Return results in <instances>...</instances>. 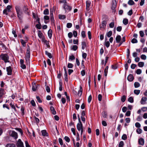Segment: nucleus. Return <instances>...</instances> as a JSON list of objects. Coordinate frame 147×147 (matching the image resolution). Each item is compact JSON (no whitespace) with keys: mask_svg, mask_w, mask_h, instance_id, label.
I'll use <instances>...</instances> for the list:
<instances>
[{"mask_svg":"<svg viewBox=\"0 0 147 147\" xmlns=\"http://www.w3.org/2000/svg\"><path fill=\"white\" fill-rule=\"evenodd\" d=\"M114 22H112L111 23L109 24V27L111 28H113L114 27Z\"/></svg>","mask_w":147,"mask_h":147,"instance_id":"62","label":"nucleus"},{"mask_svg":"<svg viewBox=\"0 0 147 147\" xmlns=\"http://www.w3.org/2000/svg\"><path fill=\"white\" fill-rule=\"evenodd\" d=\"M128 4L129 5H132L134 4V2L133 0H129L128 2Z\"/></svg>","mask_w":147,"mask_h":147,"instance_id":"27","label":"nucleus"},{"mask_svg":"<svg viewBox=\"0 0 147 147\" xmlns=\"http://www.w3.org/2000/svg\"><path fill=\"white\" fill-rule=\"evenodd\" d=\"M73 34L74 37H76L78 35V33L76 31H74L73 32Z\"/></svg>","mask_w":147,"mask_h":147,"instance_id":"58","label":"nucleus"},{"mask_svg":"<svg viewBox=\"0 0 147 147\" xmlns=\"http://www.w3.org/2000/svg\"><path fill=\"white\" fill-rule=\"evenodd\" d=\"M11 8V6L9 5H8L6 8L3 11V13L4 14H5L6 15H8V12H9L10 11V9Z\"/></svg>","mask_w":147,"mask_h":147,"instance_id":"4","label":"nucleus"},{"mask_svg":"<svg viewBox=\"0 0 147 147\" xmlns=\"http://www.w3.org/2000/svg\"><path fill=\"white\" fill-rule=\"evenodd\" d=\"M21 42L23 47H25L26 46V42L24 40L22 39L21 40Z\"/></svg>","mask_w":147,"mask_h":147,"instance_id":"47","label":"nucleus"},{"mask_svg":"<svg viewBox=\"0 0 147 147\" xmlns=\"http://www.w3.org/2000/svg\"><path fill=\"white\" fill-rule=\"evenodd\" d=\"M105 45L107 48H108L110 46V43L108 41L105 42Z\"/></svg>","mask_w":147,"mask_h":147,"instance_id":"52","label":"nucleus"},{"mask_svg":"<svg viewBox=\"0 0 147 147\" xmlns=\"http://www.w3.org/2000/svg\"><path fill=\"white\" fill-rule=\"evenodd\" d=\"M107 24V22L105 20L103 21L99 26L100 29L101 30L105 29L106 27Z\"/></svg>","mask_w":147,"mask_h":147,"instance_id":"5","label":"nucleus"},{"mask_svg":"<svg viewBox=\"0 0 147 147\" xmlns=\"http://www.w3.org/2000/svg\"><path fill=\"white\" fill-rule=\"evenodd\" d=\"M138 143L139 144L141 145H143L144 144V140L142 138H140L138 140Z\"/></svg>","mask_w":147,"mask_h":147,"instance_id":"14","label":"nucleus"},{"mask_svg":"<svg viewBox=\"0 0 147 147\" xmlns=\"http://www.w3.org/2000/svg\"><path fill=\"white\" fill-rule=\"evenodd\" d=\"M112 31H110L107 33L106 35H107L108 37L109 38L112 35Z\"/></svg>","mask_w":147,"mask_h":147,"instance_id":"33","label":"nucleus"},{"mask_svg":"<svg viewBox=\"0 0 147 147\" xmlns=\"http://www.w3.org/2000/svg\"><path fill=\"white\" fill-rule=\"evenodd\" d=\"M37 87L36 85L35 84H34V85H33L32 87V89L33 91H35L36 90V89H37Z\"/></svg>","mask_w":147,"mask_h":147,"instance_id":"42","label":"nucleus"},{"mask_svg":"<svg viewBox=\"0 0 147 147\" xmlns=\"http://www.w3.org/2000/svg\"><path fill=\"white\" fill-rule=\"evenodd\" d=\"M21 111L22 112V115H24L25 114V111L24 108L23 106L21 107Z\"/></svg>","mask_w":147,"mask_h":147,"instance_id":"31","label":"nucleus"},{"mask_svg":"<svg viewBox=\"0 0 147 147\" xmlns=\"http://www.w3.org/2000/svg\"><path fill=\"white\" fill-rule=\"evenodd\" d=\"M59 90L60 91H61L62 90V84L61 82H59Z\"/></svg>","mask_w":147,"mask_h":147,"instance_id":"45","label":"nucleus"},{"mask_svg":"<svg viewBox=\"0 0 147 147\" xmlns=\"http://www.w3.org/2000/svg\"><path fill=\"white\" fill-rule=\"evenodd\" d=\"M64 76L65 77V81L66 82H67L68 81V78L67 73H65L64 74Z\"/></svg>","mask_w":147,"mask_h":147,"instance_id":"43","label":"nucleus"},{"mask_svg":"<svg viewBox=\"0 0 147 147\" xmlns=\"http://www.w3.org/2000/svg\"><path fill=\"white\" fill-rule=\"evenodd\" d=\"M38 36L40 38H41L43 36V34L40 30H39L38 31Z\"/></svg>","mask_w":147,"mask_h":147,"instance_id":"25","label":"nucleus"},{"mask_svg":"<svg viewBox=\"0 0 147 147\" xmlns=\"http://www.w3.org/2000/svg\"><path fill=\"white\" fill-rule=\"evenodd\" d=\"M43 13L45 15H48L49 14V10L48 9H45L43 12Z\"/></svg>","mask_w":147,"mask_h":147,"instance_id":"40","label":"nucleus"},{"mask_svg":"<svg viewBox=\"0 0 147 147\" xmlns=\"http://www.w3.org/2000/svg\"><path fill=\"white\" fill-rule=\"evenodd\" d=\"M50 20L51 21L53 22L54 21V19L53 18V11L51 10L50 11Z\"/></svg>","mask_w":147,"mask_h":147,"instance_id":"16","label":"nucleus"},{"mask_svg":"<svg viewBox=\"0 0 147 147\" xmlns=\"http://www.w3.org/2000/svg\"><path fill=\"white\" fill-rule=\"evenodd\" d=\"M6 147H16V146L13 144H7Z\"/></svg>","mask_w":147,"mask_h":147,"instance_id":"30","label":"nucleus"},{"mask_svg":"<svg viewBox=\"0 0 147 147\" xmlns=\"http://www.w3.org/2000/svg\"><path fill=\"white\" fill-rule=\"evenodd\" d=\"M41 133L42 136H48V134L45 130H43L42 131Z\"/></svg>","mask_w":147,"mask_h":147,"instance_id":"22","label":"nucleus"},{"mask_svg":"<svg viewBox=\"0 0 147 147\" xmlns=\"http://www.w3.org/2000/svg\"><path fill=\"white\" fill-rule=\"evenodd\" d=\"M60 3H63V5L65 4H66L67 3H68L67 1L66 0H61L60 1Z\"/></svg>","mask_w":147,"mask_h":147,"instance_id":"51","label":"nucleus"},{"mask_svg":"<svg viewBox=\"0 0 147 147\" xmlns=\"http://www.w3.org/2000/svg\"><path fill=\"white\" fill-rule=\"evenodd\" d=\"M134 86L135 88H137L140 86V84L138 82H135Z\"/></svg>","mask_w":147,"mask_h":147,"instance_id":"41","label":"nucleus"},{"mask_svg":"<svg viewBox=\"0 0 147 147\" xmlns=\"http://www.w3.org/2000/svg\"><path fill=\"white\" fill-rule=\"evenodd\" d=\"M126 99V96L125 95H123L121 98V100L122 102H124Z\"/></svg>","mask_w":147,"mask_h":147,"instance_id":"53","label":"nucleus"},{"mask_svg":"<svg viewBox=\"0 0 147 147\" xmlns=\"http://www.w3.org/2000/svg\"><path fill=\"white\" fill-rule=\"evenodd\" d=\"M28 9L26 6H24L23 7V10L26 14H28Z\"/></svg>","mask_w":147,"mask_h":147,"instance_id":"15","label":"nucleus"},{"mask_svg":"<svg viewBox=\"0 0 147 147\" xmlns=\"http://www.w3.org/2000/svg\"><path fill=\"white\" fill-rule=\"evenodd\" d=\"M86 47V44L85 41H82V49H84Z\"/></svg>","mask_w":147,"mask_h":147,"instance_id":"18","label":"nucleus"},{"mask_svg":"<svg viewBox=\"0 0 147 147\" xmlns=\"http://www.w3.org/2000/svg\"><path fill=\"white\" fill-rule=\"evenodd\" d=\"M75 59V57L73 55H70L69 57V59L71 61H72L73 60H74Z\"/></svg>","mask_w":147,"mask_h":147,"instance_id":"34","label":"nucleus"},{"mask_svg":"<svg viewBox=\"0 0 147 147\" xmlns=\"http://www.w3.org/2000/svg\"><path fill=\"white\" fill-rule=\"evenodd\" d=\"M73 65L71 63H69L67 65V67L69 68H72L73 67Z\"/></svg>","mask_w":147,"mask_h":147,"instance_id":"46","label":"nucleus"},{"mask_svg":"<svg viewBox=\"0 0 147 147\" xmlns=\"http://www.w3.org/2000/svg\"><path fill=\"white\" fill-rule=\"evenodd\" d=\"M22 12H19V13H17V16L19 19L20 20H22Z\"/></svg>","mask_w":147,"mask_h":147,"instance_id":"17","label":"nucleus"},{"mask_svg":"<svg viewBox=\"0 0 147 147\" xmlns=\"http://www.w3.org/2000/svg\"><path fill=\"white\" fill-rule=\"evenodd\" d=\"M136 127L137 128H140L141 127V125L140 123L138 122H136L135 124Z\"/></svg>","mask_w":147,"mask_h":147,"instance_id":"50","label":"nucleus"},{"mask_svg":"<svg viewBox=\"0 0 147 147\" xmlns=\"http://www.w3.org/2000/svg\"><path fill=\"white\" fill-rule=\"evenodd\" d=\"M10 105L12 108L15 111H16L15 106L13 102H11L10 104Z\"/></svg>","mask_w":147,"mask_h":147,"instance_id":"29","label":"nucleus"},{"mask_svg":"<svg viewBox=\"0 0 147 147\" xmlns=\"http://www.w3.org/2000/svg\"><path fill=\"white\" fill-rule=\"evenodd\" d=\"M77 129L80 131L81 129H83V125L82 123H78L77 125Z\"/></svg>","mask_w":147,"mask_h":147,"instance_id":"11","label":"nucleus"},{"mask_svg":"<svg viewBox=\"0 0 147 147\" xmlns=\"http://www.w3.org/2000/svg\"><path fill=\"white\" fill-rule=\"evenodd\" d=\"M48 36L50 38H51L52 34V30H49L48 31Z\"/></svg>","mask_w":147,"mask_h":147,"instance_id":"21","label":"nucleus"},{"mask_svg":"<svg viewBox=\"0 0 147 147\" xmlns=\"http://www.w3.org/2000/svg\"><path fill=\"white\" fill-rule=\"evenodd\" d=\"M140 58L142 59L145 60L146 58V57L145 55L143 54L141 55Z\"/></svg>","mask_w":147,"mask_h":147,"instance_id":"49","label":"nucleus"},{"mask_svg":"<svg viewBox=\"0 0 147 147\" xmlns=\"http://www.w3.org/2000/svg\"><path fill=\"white\" fill-rule=\"evenodd\" d=\"M72 26V24L70 23H68L67 24V27L68 28H70Z\"/></svg>","mask_w":147,"mask_h":147,"instance_id":"61","label":"nucleus"},{"mask_svg":"<svg viewBox=\"0 0 147 147\" xmlns=\"http://www.w3.org/2000/svg\"><path fill=\"white\" fill-rule=\"evenodd\" d=\"M144 63L143 62H140L138 63V66L140 67H142L144 66Z\"/></svg>","mask_w":147,"mask_h":147,"instance_id":"35","label":"nucleus"},{"mask_svg":"<svg viewBox=\"0 0 147 147\" xmlns=\"http://www.w3.org/2000/svg\"><path fill=\"white\" fill-rule=\"evenodd\" d=\"M6 70L7 74L9 75H11L12 74V70L11 67L9 66L6 67Z\"/></svg>","mask_w":147,"mask_h":147,"instance_id":"8","label":"nucleus"},{"mask_svg":"<svg viewBox=\"0 0 147 147\" xmlns=\"http://www.w3.org/2000/svg\"><path fill=\"white\" fill-rule=\"evenodd\" d=\"M128 100L131 103H133L134 102L133 98L132 97H130L128 98Z\"/></svg>","mask_w":147,"mask_h":147,"instance_id":"39","label":"nucleus"},{"mask_svg":"<svg viewBox=\"0 0 147 147\" xmlns=\"http://www.w3.org/2000/svg\"><path fill=\"white\" fill-rule=\"evenodd\" d=\"M124 145V143L123 141H121L119 145V147H123Z\"/></svg>","mask_w":147,"mask_h":147,"instance_id":"55","label":"nucleus"},{"mask_svg":"<svg viewBox=\"0 0 147 147\" xmlns=\"http://www.w3.org/2000/svg\"><path fill=\"white\" fill-rule=\"evenodd\" d=\"M3 108H6L8 110H9V108L8 107L7 105L6 104H4L3 105Z\"/></svg>","mask_w":147,"mask_h":147,"instance_id":"59","label":"nucleus"},{"mask_svg":"<svg viewBox=\"0 0 147 147\" xmlns=\"http://www.w3.org/2000/svg\"><path fill=\"white\" fill-rule=\"evenodd\" d=\"M127 79L129 81H132L134 79L133 76L131 74L129 75L127 77Z\"/></svg>","mask_w":147,"mask_h":147,"instance_id":"12","label":"nucleus"},{"mask_svg":"<svg viewBox=\"0 0 147 147\" xmlns=\"http://www.w3.org/2000/svg\"><path fill=\"white\" fill-rule=\"evenodd\" d=\"M131 42L133 43H137L138 42V41L136 38H134L131 40Z\"/></svg>","mask_w":147,"mask_h":147,"instance_id":"56","label":"nucleus"},{"mask_svg":"<svg viewBox=\"0 0 147 147\" xmlns=\"http://www.w3.org/2000/svg\"><path fill=\"white\" fill-rule=\"evenodd\" d=\"M65 140L67 142H69L70 141V140L69 138L67 136H65L64 137Z\"/></svg>","mask_w":147,"mask_h":147,"instance_id":"54","label":"nucleus"},{"mask_svg":"<svg viewBox=\"0 0 147 147\" xmlns=\"http://www.w3.org/2000/svg\"><path fill=\"white\" fill-rule=\"evenodd\" d=\"M82 36L83 38H85L86 37V34L85 32L84 31H82L81 32Z\"/></svg>","mask_w":147,"mask_h":147,"instance_id":"57","label":"nucleus"},{"mask_svg":"<svg viewBox=\"0 0 147 147\" xmlns=\"http://www.w3.org/2000/svg\"><path fill=\"white\" fill-rule=\"evenodd\" d=\"M128 20L126 18L124 19L123 20V23L125 25H127L128 23Z\"/></svg>","mask_w":147,"mask_h":147,"instance_id":"37","label":"nucleus"},{"mask_svg":"<svg viewBox=\"0 0 147 147\" xmlns=\"http://www.w3.org/2000/svg\"><path fill=\"white\" fill-rule=\"evenodd\" d=\"M147 98L146 97H143L142 98L140 102L142 104H145V102L146 101Z\"/></svg>","mask_w":147,"mask_h":147,"instance_id":"13","label":"nucleus"},{"mask_svg":"<svg viewBox=\"0 0 147 147\" xmlns=\"http://www.w3.org/2000/svg\"><path fill=\"white\" fill-rule=\"evenodd\" d=\"M102 115L103 117L106 118L107 117V113L105 111H103L102 113Z\"/></svg>","mask_w":147,"mask_h":147,"instance_id":"36","label":"nucleus"},{"mask_svg":"<svg viewBox=\"0 0 147 147\" xmlns=\"http://www.w3.org/2000/svg\"><path fill=\"white\" fill-rule=\"evenodd\" d=\"M121 39V36L120 35L117 36L115 38L116 42L117 43H119L120 42Z\"/></svg>","mask_w":147,"mask_h":147,"instance_id":"19","label":"nucleus"},{"mask_svg":"<svg viewBox=\"0 0 147 147\" xmlns=\"http://www.w3.org/2000/svg\"><path fill=\"white\" fill-rule=\"evenodd\" d=\"M50 109L53 114V115H55L56 114V112L55 110V109L52 106H51L50 107Z\"/></svg>","mask_w":147,"mask_h":147,"instance_id":"20","label":"nucleus"},{"mask_svg":"<svg viewBox=\"0 0 147 147\" xmlns=\"http://www.w3.org/2000/svg\"><path fill=\"white\" fill-rule=\"evenodd\" d=\"M16 145L17 147H24L23 143L20 139L18 140Z\"/></svg>","mask_w":147,"mask_h":147,"instance_id":"7","label":"nucleus"},{"mask_svg":"<svg viewBox=\"0 0 147 147\" xmlns=\"http://www.w3.org/2000/svg\"><path fill=\"white\" fill-rule=\"evenodd\" d=\"M118 66L117 64L115 65H111V68L112 69H116L117 68Z\"/></svg>","mask_w":147,"mask_h":147,"instance_id":"48","label":"nucleus"},{"mask_svg":"<svg viewBox=\"0 0 147 147\" xmlns=\"http://www.w3.org/2000/svg\"><path fill=\"white\" fill-rule=\"evenodd\" d=\"M63 7L65 11H70L72 9L71 6L69 5L68 3H67L66 4L63 5Z\"/></svg>","mask_w":147,"mask_h":147,"instance_id":"3","label":"nucleus"},{"mask_svg":"<svg viewBox=\"0 0 147 147\" xmlns=\"http://www.w3.org/2000/svg\"><path fill=\"white\" fill-rule=\"evenodd\" d=\"M136 74H140L142 73V71L140 69H138L136 71Z\"/></svg>","mask_w":147,"mask_h":147,"instance_id":"60","label":"nucleus"},{"mask_svg":"<svg viewBox=\"0 0 147 147\" xmlns=\"http://www.w3.org/2000/svg\"><path fill=\"white\" fill-rule=\"evenodd\" d=\"M139 33L141 37H143L144 36V33L143 31H140L139 32Z\"/></svg>","mask_w":147,"mask_h":147,"instance_id":"63","label":"nucleus"},{"mask_svg":"<svg viewBox=\"0 0 147 147\" xmlns=\"http://www.w3.org/2000/svg\"><path fill=\"white\" fill-rule=\"evenodd\" d=\"M140 92V90H134V93L136 95H138Z\"/></svg>","mask_w":147,"mask_h":147,"instance_id":"32","label":"nucleus"},{"mask_svg":"<svg viewBox=\"0 0 147 147\" xmlns=\"http://www.w3.org/2000/svg\"><path fill=\"white\" fill-rule=\"evenodd\" d=\"M29 47L28 45L27 47L26 52V53L25 59L26 62V64L28 63L29 64L30 61V53L29 51Z\"/></svg>","mask_w":147,"mask_h":147,"instance_id":"1","label":"nucleus"},{"mask_svg":"<svg viewBox=\"0 0 147 147\" xmlns=\"http://www.w3.org/2000/svg\"><path fill=\"white\" fill-rule=\"evenodd\" d=\"M0 57L2 60L4 61L5 63L9 62V57L6 54L1 53Z\"/></svg>","mask_w":147,"mask_h":147,"instance_id":"2","label":"nucleus"},{"mask_svg":"<svg viewBox=\"0 0 147 147\" xmlns=\"http://www.w3.org/2000/svg\"><path fill=\"white\" fill-rule=\"evenodd\" d=\"M15 9L17 13H19V12H21L20 11V7L18 6H16Z\"/></svg>","mask_w":147,"mask_h":147,"instance_id":"28","label":"nucleus"},{"mask_svg":"<svg viewBox=\"0 0 147 147\" xmlns=\"http://www.w3.org/2000/svg\"><path fill=\"white\" fill-rule=\"evenodd\" d=\"M59 18L61 20H63L65 18L66 16L64 15H59Z\"/></svg>","mask_w":147,"mask_h":147,"instance_id":"26","label":"nucleus"},{"mask_svg":"<svg viewBox=\"0 0 147 147\" xmlns=\"http://www.w3.org/2000/svg\"><path fill=\"white\" fill-rule=\"evenodd\" d=\"M45 53L46 55L48 56L50 58H51L52 57V56L51 54L50 53H49L48 51H45Z\"/></svg>","mask_w":147,"mask_h":147,"instance_id":"24","label":"nucleus"},{"mask_svg":"<svg viewBox=\"0 0 147 147\" xmlns=\"http://www.w3.org/2000/svg\"><path fill=\"white\" fill-rule=\"evenodd\" d=\"M4 95V90L3 89H1L0 90V96L2 97Z\"/></svg>","mask_w":147,"mask_h":147,"instance_id":"38","label":"nucleus"},{"mask_svg":"<svg viewBox=\"0 0 147 147\" xmlns=\"http://www.w3.org/2000/svg\"><path fill=\"white\" fill-rule=\"evenodd\" d=\"M86 10L88 11L90 10V7L91 4V2L90 1H87L86 2Z\"/></svg>","mask_w":147,"mask_h":147,"instance_id":"9","label":"nucleus"},{"mask_svg":"<svg viewBox=\"0 0 147 147\" xmlns=\"http://www.w3.org/2000/svg\"><path fill=\"white\" fill-rule=\"evenodd\" d=\"M142 130L141 129L138 128L136 130V132L139 134H141L142 132Z\"/></svg>","mask_w":147,"mask_h":147,"instance_id":"44","label":"nucleus"},{"mask_svg":"<svg viewBox=\"0 0 147 147\" xmlns=\"http://www.w3.org/2000/svg\"><path fill=\"white\" fill-rule=\"evenodd\" d=\"M78 48V47L76 45H74L73 46L72 49L75 51Z\"/></svg>","mask_w":147,"mask_h":147,"instance_id":"64","label":"nucleus"},{"mask_svg":"<svg viewBox=\"0 0 147 147\" xmlns=\"http://www.w3.org/2000/svg\"><path fill=\"white\" fill-rule=\"evenodd\" d=\"M112 9H114L115 8L117 5L116 0H112Z\"/></svg>","mask_w":147,"mask_h":147,"instance_id":"10","label":"nucleus"},{"mask_svg":"<svg viewBox=\"0 0 147 147\" xmlns=\"http://www.w3.org/2000/svg\"><path fill=\"white\" fill-rule=\"evenodd\" d=\"M80 90L78 91V95L79 96H81L82 95V87L80 86Z\"/></svg>","mask_w":147,"mask_h":147,"instance_id":"23","label":"nucleus"},{"mask_svg":"<svg viewBox=\"0 0 147 147\" xmlns=\"http://www.w3.org/2000/svg\"><path fill=\"white\" fill-rule=\"evenodd\" d=\"M10 135L12 137L16 139L18 138V136L17 133L14 131H11L10 133Z\"/></svg>","mask_w":147,"mask_h":147,"instance_id":"6","label":"nucleus"}]
</instances>
